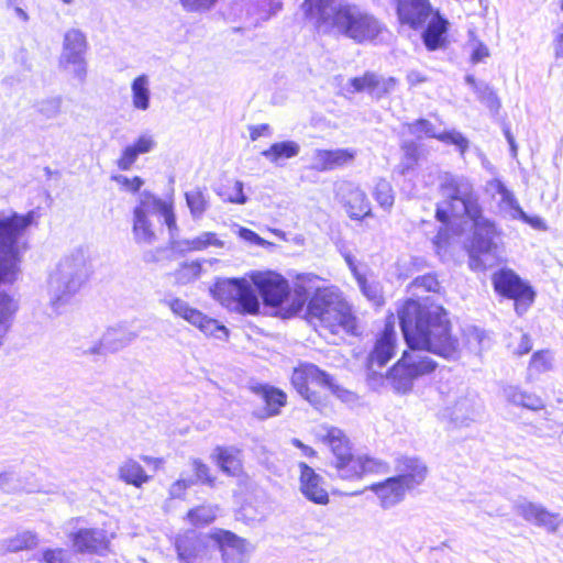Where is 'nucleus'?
I'll return each mask as SVG.
<instances>
[{"mask_svg":"<svg viewBox=\"0 0 563 563\" xmlns=\"http://www.w3.org/2000/svg\"><path fill=\"white\" fill-rule=\"evenodd\" d=\"M398 318L411 352L404 353L387 378L396 391L407 393L417 377L431 373L437 366V363L421 351L455 360L460 354V343L451 334L446 312L439 305L409 299L398 309Z\"/></svg>","mask_w":563,"mask_h":563,"instance_id":"nucleus-1","label":"nucleus"},{"mask_svg":"<svg viewBox=\"0 0 563 563\" xmlns=\"http://www.w3.org/2000/svg\"><path fill=\"white\" fill-rule=\"evenodd\" d=\"M442 200L437 208V218L443 223L453 220L471 222L474 229L468 247V265L472 271H486L498 265L501 251L496 242L495 224L482 216L478 198L471 181L464 177L445 175L440 185Z\"/></svg>","mask_w":563,"mask_h":563,"instance_id":"nucleus-2","label":"nucleus"},{"mask_svg":"<svg viewBox=\"0 0 563 563\" xmlns=\"http://www.w3.org/2000/svg\"><path fill=\"white\" fill-rule=\"evenodd\" d=\"M302 10L320 32L342 35L357 44L373 43L386 31L374 15L346 0H305Z\"/></svg>","mask_w":563,"mask_h":563,"instance_id":"nucleus-3","label":"nucleus"},{"mask_svg":"<svg viewBox=\"0 0 563 563\" xmlns=\"http://www.w3.org/2000/svg\"><path fill=\"white\" fill-rule=\"evenodd\" d=\"M261 294L268 306H280L289 296L288 282L275 272H251L241 278H223L216 284L214 297L232 311L255 314L261 302Z\"/></svg>","mask_w":563,"mask_h":563,"instance_id":"nucleus-4","label":"nucleus"},{"mask_svg":"<svg viewBox=\"0 0 563 563\" xmlns=\"http://www.w3.org/2000/svg\"><path fill=\"white\" fill-rule=\"evenodd\" d=\"M36 218L33 210L26 214H0V283L12 284L16 280L20 273L18 239L35 223ZM16 310V301L8 294L0 292V345Z\"/></svg>","mask_w":563,"mask_h":563,"instance_id":"nucleus-5","label":"nucleus"},{"mask_svg":"<svg viewBox=\"0 0 563 563\" xmlns=\"http://www.w3.org/2000/svg\"><path fill=\"white\" fill-rule=\"evenodd\" d=\"M308 321L332 334L340 331L354 333L356 319L350 305L334 287L317 288L307 306Z\"/></svg>","mask_w":563,"mask_h":563,"instance_id":"nucleus-6","label":"nucleus"},{"mask_svg":"<svg viewBox=\"0 0 563 563\" xmlns=\"http://www.w3.org/2000/svg\"><path fill=\"white\" fill-rule=\"evenodd\" d=\"M90 265L84 250L78 249L59 260L48 277V294L54 307L66 303L87 282Z\"/></svg>","mask_w":563,"mask_h":563,"instance_id":"nucleus-7","label":"nucleus"},{"mask_svg":"<svg viewBox=\"0 0 563 563\" xmlns=\"http://www.w3.org/2000/svg\"><path fill=\"white\" fill-rule=\"evenodd\" d=\"M291 384L303 399L316 407L322 404V398L318 391L311 388L313 386L328 389L343 402L352 404L356 400L354 393L341 387L332 375L312 363H301L295 367Z\"/></svg>","mask_w":563,"mask_h":563,"instance_id":"nucleus-8","label":"nucleus"},{"mask_svg":"<svg viewBox=\"0 0 563 563\" xmlns=\"http://www.w3.org/2000/svg\"><path fill=\"white\" fill-rule=\"evenodd\" d=\"M439 393L443 398L445 416L452 421L464 423L478 416L479 399L466 387L453 383V385L440 386Z\"/></svg>","mask_w":563,"mask_h":563,"instance_id":"nucleus-9","label":"nucleus"},{"mask_svg":"<svg viewBox=\"0 0 563 563\" xmlns=\"http://www.w3.org/2000/svg\"><path fill=\"white\" fill-rule=\"evenodd\" d=\"M336 476L345 481L361 479L366 474H380L388 470L386 462L367 455H354L352 452L332 460Z\"/></svg>","mask_w":563,"mask_h":563,"instance_id":"nucleus-10","label":"nucleus"},{"mask_svg":"<svg viewBox=\"0 0 563 563\" xmlns=\"http://www.w3.org/2000/svg\"><path fill=\"white\" fill-rule=\"evenodd\" d=\"M164 303L170 311L179 318H183L194 327H197L201 332L207 335L224 339L228 336V330L224 325L208 316L203 314L198 309L191 307L187 301L180 298L165 299Z\"/></svg>","mask_w":563,"mask_h":563,"instance_id":"nucleus-11","label":"nucleus"},{"mask_svg":"<svg viewBox=\"0 0 563 563\" xmlns=\"http://www.w3.org/2000/svg\"><path fill=\"white\" fill-rule=\"evenodd\" d=\"M335 198L351 220L361 221L373 217L372 203L360 186L342 181L336 185Z\"/></svg>","mask_w":563,"mask_h":563,"instance_id":"nucleus-12","label":"nucleus"},{"mask_svg":"<svg viewBox=\"0 0 563 563\" xmlns=\"http://www.w3.org/2000/svg\"><path fill=\"white\" fill-rule=\"evenodd\" d=\"M210 540L214 541L221 552L222 563H247L249 555L253 551L247 540L228 530L212 531Z\"/></svg>","mask_w":563,"mask_h":563,"instance_id":"nucleus-13","label":"nucleus"},{"mask_svg":"<svg viewBox=\"0 0 563 563\" xmlns=\"http://www.w3.org/2000/svg\"><path fill=\"white\" fill-rule=\"evenodd\" d=\"M298 467L299 492L302 496L316 505H328L330 498L324 478L305 462H300Z\"/></svg>","mask_w":563,"mask_h":563,"instance_id":"nucleus-14","label":"nucleus"},{"mask_svg":"<svg viewBox=\"0 0 563 563\" xmlns=\"http://www.w3.org/2000/svg\"><path fill=\"white\" fill-rule=\"evenodd\" d=\"M210 534L201 536L194 530L186 531L175 539V549L180 563H201L208 552L207 540Z\"/></svg>","mask_w":563,"mask_h":563,"instance_id":"nucleus-15","label":"nucleus"},{"mask_svg":"<svg viewBox=\"0 0 563 563\" xmlns=\"http://www.w3.org/2000/svg\"><path fill=\"white\" fill-rule=\"evenodd\" d=\"M396 331L395 322L390 317L382 334L378 336L374 350L368 356V371L376 374L375 366L383 367L395 354Z\"/></svg>","mask_w":563,"mask_h":563,"instance_id":"nucleus-16","label":"nucleus"},{"mask_svg":"<svg viewBox=\"0 0 563 563\" xmlns=\"http://www.w3.org/2000/svg\"><path fill=\"white\" fill-rule=\"evenodd\" d=\"M397 12L400 23L413 30L423 27L433 15L428 0H399Z\"/></svg>","mask_w":563,"mask_h":563,"instance_id":"nucleus-17","label":"nucleus"},{"mask_svg":"<svg viewBox=\"0 0 563 563\" xmlns=\"http://www.w3.org/2000/svg\"><path fill=\"white\" fill-rule=\"evenodd\" d=\"M357 152L353 148L314 150L311 153V167L319 172L331 170L351 164Z\"/></svg>","mask_w":563,"mask_h":563,"instance_id":"nucleus-18","label":"nucleus"},{"mask_svg":"<svg viewBox=\"0 0 563 563\" xmlns=\"http://www.w3.org/2000/svg\"><path fill=\"white\" fill-rule=\"evenodd\" d=\"M406 485L400 478L393 476L371 485L368 489L376 495L380 506L388 509L404 500L407 492L410 490Z\"/></svg>","mask_w":563,"mask_h":563,"instance_id":"nucleus-19","label":"nucleus"},{"mask_svg":"<svg viewBox=\"0 0 563 563\" xmlns=\"http://www.w3.org/2000/svg\"><path fill=\"white\" fill-rule=\"evenodd\" d=\"M74 547L78 552L103 554L109 549L110 539L103 529H80L74 534Z\"/></svg>","mask_w":563,"mask_h":563,"instance_id":"nucleus-20","label":"nucleus"},{"mask_svg":"<svg viewBox=\"0 0 563 563\" xmlns=\"http://www.w3.org/2000/svg\"><path fill=\"white\" fill-rule=\"evenodd\" d=\"M397 477L411 490L427 477V466L417 457L402 456L396 463Z\"/></svg>","mask_w":563,"mask_h":563,"instance_id":"nucleus-21","label":"nucleus"},{"mask_svg":"<svg viewBox=\"0 0 563 563\" xmlns=\"http://www.w3.org/2000/svg\"><path fill=\"white\" fill-rule=\"evenodd\" d=\"M136 338V333L124 329L111 328L102 336L101 341L95 344L89 351V354H102L104 352L119 351Z\"/></svg>","mask_w":563,"mask_h":563,"instance_id":"nucleus-22","label":"nucleus"},{"mask_svg":"<svg viewBox=\"0 0 563 563\" xmlns=\"http://www.w3.org/2000/svg\"><path fill=\"white\" fill-rule=\"evenodd\" d=\"M211 459L229 476H239L242 473L241 451L233 446H217L211 454Z\"/></svg>","mask_w":563,"mask_h":563,"instance_id":"nucleus-23","label":"nucleus"},{"mask_svg":"<svg viewBox=\"0 0 563 563\" xmlns=\"http://www.w3.org/2000/svg\"><path fill=\"white\" fill-rule=\"evenodd\" d=\"M87 42L84 33L79 30H68L64 35L63 51L59 62H70L85 58Z\"/></svg>","mask_w":563,"mask_h":563,"instance_id":"nucleus-24","label":"nucleus"},{"mask_svg":"<svg viewBox=\"0 0 563 563\" xmlns=\"http://www.w3.org/2000/svg\"><path fill=\"white\" fill-rule=\"evenodd\" d=\"M493 284L495 290L503 296L512 298L519 296L523 289L529 288L521 279L510 269H501L494 274Z\"/></svg>","mask_w":563,"mask_h":563,"instance_id":"nucleus-25","label":"nucleus"},{"mask_svg":"<svg viewBox=\"0 0 563 563\" xmlns=\"http://www.w3.org/2000/svg\"><path fill=\"white\" fill-rule=\"evenodd\" d=\"M118 478L128 485L141 488L151 481L143 466L133 459H126L118 467Z\"/></svg>","mask_w":563,"mask_h":563,"instance_id":"nucleus-26","label":"nucleus"},{"mask_svg":"<svg viewBox=\"0 0 563 563\" xmlns=\"http://www.w3.org/2000/svg\"><path fill=\"white\" fill-rule=\"evenodd\" d=\"M427 22L428 26L422 34L423 43L429 51H435L444 43L448 21L439 13H434Z\"/></svg>","mask_w":563,"mask_h":563,"instance_id":"nucleus-27","label":"nucleus"},{"mask_svg":"<svg viewBox=\"0 0 563 563\" xmlns=\"http://www.w3.org/2000/svg\"><path fill=\"white\" fill-rule=\"evenodd\" d=\"M319 435L322 442L332 451L333 459H339L351 452L350 441L341 429L324 426L321 428Z\"/></svg>","mask_w":563,"mask_h":563,"instance_id":"nucleus-28","label":"nucleus"},{"mask_svg":"<svg viewBox=\"0 0 563 563\" xmlns=\"http://www.w3.org/2000/svg\"><path fill=\"white\" fill-rule=\"evenodd\" d=\"M300 152V145L295 141H283L272 144L262 152V155L276 166H284L289 158L296 157Z\"/></svg>","mask_w":563,"mask_h":563,"instance_id":"nucleus-29","label":"nucleus"},{"mask_svg":"<svg viewBox=\"0 0 563 563\" xmlns=\"http://www.w3.org/2000/svg\"><path fill=\"white\" fill-rule=\"evenodd\" d=\"M131 101L134 109L147 111L151 106V80L142 74L131 82Z\"/></svg>","mask_w":563,"mask_h":563,"instance_id":"nucleus-30","label":"nucleus"},{"mask_svg":"<svg viewBox=\"0 0 563 563\" xmlns=\"http://www.w3.org/2000/svg\"><path fill=\"white\" fill-rule=\"evenodd\" d=\"M132 232L137 244L150 245L156 240V234L152 229V223L148 218L141 214L140 210H133Z\"/></svg>","mask_w":563,"mask_h":563,"instance_id":"nucleus-31","label":"nucleus"},{"mask_svg":"<svg viewBox=\"0 0 563 563\" xmlns=\"http://www.w3.org/2000/svg\"><path fill=\"white\" fill-rule=\"evenodd\" d=\"M553 354L548 350L533 353L527 368V380L533 382L539 375L551 371L553 368Z\"/></svg>","mask_w":563,"mask_h":563,"instance_id":"nucleus-32","label":"nucleus"},{"mask_svg":"<svg viewBox=\"0 0 563 563\" xmlns=\"http://www.w3.org/2000/svg\"><path fill=\"white\" fill-rule=\"evenodd\" d=\"M202 263L198 260L185 261L179 264L178 268L173 273L176 284L188 285L201 277Z\"/></svg>","mask_w":563,"mask_h":563,"instance_id":"nucleus-33","label":"nucleus"},{"mask_svg":"<svg viewBox=\"0 0 563 563\" xmlns=\"http://www.w3.org/2000/svg\"><path fill=\"white\" fill-rule=\"evenodd\" d=\"M261 395L266 404V415L264 417L277 416L280 408L286 405V394L271 386L261 387Z\"/></svg>","mask_w":563,"mask_h":563,"instance_id":"nucleus-34","label":"nucleus"},{"mask_svg":"<svg viewBox=\"0 0 563 563\" xmlns=\"http://www.w3.org/2000/svg\"><path fill=\"white\" fill-rule=\"evenodd\" d=\"M169 201L162 200L150 191H142L139 196V205L134 210H140L142 216L148 218V214H161L166 211Z\"/></svg>","mask_w":563,"mask_h":563,"instance_id":"nucleus-35","label":"nucleus"},{"mask_svg":"<svg viewBox=\"0 0 563 563\" xmlns=\"http://www.w3.org/2000/svg\"><path fill=\"white\" fill-rule=\"evenodd\" d=\"M316 279L317 277L313 275H305L298 277V280L294 287V298L289 308L291 313H297L302 310L307 301V295L311 289V287L308 286V284L312 283Z\"/></svg>","mask_w":563,"mask_h":563,"instance_id":"nucleus-36","label":"nucleus"},{"mask_svg":"<svg viewBox=\"0 0 563 563\" xmlns=\"http://www.w3.org/2000/svg\"><path fill=\"white\" fill-rule=\"evenodd\" d=\"M362 294L375 305H380L383 300L382 286L373 276L367 277L362 274L355 278Z\"/></svg>","mask_w":563,"mask_h":563,"instance_id":"nucleus-37","label":"nucleus"},{"mask_svg":"<svg viewBox=\"0 0 563 563\" xmlns=\"http://www.w3.org/2000/svg\"><path fill=\"white\" fill-rule=\"evenodd\" d=\"M283 7L282 0H254L251 12L257 21H267L277 14Z\"/></svg>","mask_w":563,"mask_h":563,"instance_id":"nucleus-38","label":"nucleus"},{"mask_svg":"<svg viewBox=\"0 0 563 563\" xmlns=\"http://www.w3.org/2000/svg\"><path fill=\"white\" fill-rule=\"evenodd\" d=\"M36 544V536L30 531L19 533L2 542V550L5 552H19L31 549Z\"/></svg>","mask_w":563,"mask_h":563,"instance_id":"nucleus-39","label":"nucleus"},{"mask_svg":"<svg viewBox=\"0 0 563 563\" xmlns=\"http://www.w3.org/2000/svg\"><path fill=\"white\" fill-rule=\"evenodd\" d=\"M373 197L380 208L390 211L395 202V194L389 181L379 179L374 187Z\"/></svg>","mask_w":563,"mask_h":563,"instance_id":"nucleus-40","label":"nucleus"},{"mask_svg":"<svg viewBox=\"0 0 563 563\" xmlns=\"http://www.w3.org/2000/svg\"><path fill=\"white\" fill-rule=\"evenodd\" d=\"M543 509L544 506L529 500L518 501L515 505L516 514L534 526L537 525Z\"/></svg>","mask_w":563,"mask_h":563,"instance_id":"nucleus-41","label":"nucleus"},{"mask_svg":"<svg viewBox=\"0 0 563 563\" xmlns=\"http://www.w3.org/2000/svg\"><path fill=\"white\" fill-rule=\"evenodd\" d=\"M498 206L500 211L508 214L511 219L526 217V212L521 209L515 195L508 188L505 194L499 196Z\"/></svg>","mask_w":563,"mask_h":563,"instance_id":"nucleus-42","label":"nucleus"},{"mask_svg":"<svg viewBox=\"0 0 563 563\" xmlns=\"http://www.w3.org/2000/svg\"><path fill=\"white\" fill-rule=\"evenodd\" d=\"M217 512V507L199 506L188 512V520L192 525H209L216 519Z\"/></svg>","mask_w":563,"mask_h":563,"instance_id":"nucleus-43","label":"nucleus"},{"mask_svg":"<svg viewBox=\"0 0 563 563\" xmlns=\"http://www.w3.org/2000/svg\"><path fill=\"white\" fill-rule=\"evenodd\" d=\"M63 99L52 97L41 100L36 104L37 112L45 119H55L62 113Z\"/></svg>","mask_w":563,"mask_h":563,"instance_id":"nucleus-44","label":"nucleus"},{"mask_svg":"<svg viewBox=\"0 0 563 563\" xmlns=\"http://www.w3.org/2000/svg\"><path fill=\"white\" fill-rule=\"evenodd\" d=\"M488 341L489 339L483 330L470 328L466 332L465 344L467 349L475 354H479L486 347Z\"/></svg>","mask_w":563,"mask_h":563,"instance_id":"nucleus-45","label":"nucleus"},{"mask_svg":"<svg viewBox=\"0 0 563 563\" xmlns=\"http://www.w3.org/2000/svg\"><path fill=\"white\" fill-rule=\"evenodd\" d=\"M186 201L194 218L201 217L207 209L206 197L198 188L186 192Z\"/></svg>","mask_w":563,"mask_h":563,"instance_id":"nucleus-46","label":"nucleus"},{"mask_svg":"<svg viewBox=\"0 0 563 563\" xmlns=\"http://www.w3.org/2000/svg\"><path fill=\"white\" fill-rule=\"evenodd\" d=\"M190 465L195 473V484L201 483L213 487L216 485V477L211 475L210 467L203 463L200 459H191Z\"/></svg>","mask_w":563,"mask_h":563,"instance_id":"nucleus-47","label":"nucleus"},{"mask_svg":"<svg viewBox=\"0 0 563 563\" xmlns=\"http://www.w3.org/2000/svg\"><path fill=\"white\" fill-rule=\"evenodd\" d=\"M59 67L65 73L73 76V78H75L78 82H80V84L85 82L86 77H87L86 58L75 59V60H70L68 63L59 62Z\"/></svg>","mask_w":563,"mask_h":563,"instance_id":"nucleus-48","label":"nucleus"},{"mask_svg":"<svg viewBox=\"0 0 563 563\" xmlns=\"http://www.w3.org/2000/svg\"><path fill=\"white\" fill-rule=\"evenodd\" d=\"M562 523L563 518L560 514L551 512L544 507L536 526L545 529L549 533H555Z\"/></svg>","mask_w":563,"mask_h":563,"instance_id":"nucleus-49","label":"nucleus"},{"mask_svg":"<svg viewBox=\"0 0 563 563\" xmlns=\"http://www.w3.org/2000/svg\"><path fill=\"white\" fill-rule=\"evenodd\" d=\"M197 251L201 252L209 247L222 249L225 243L216 232L203 231L196 236Z\"/></svg>","mask_w":563,"mask_h":563,"instance_id":"nucleus-50","label":"nucleus"},{"mask_svg":"<svg viewBox=\"0 0 563 563\" xmlns=\"http://www.w3.org/2000/svg\"><path fill=\"white\" fill-rule=\"evenodd\" d=\"M437 140L445 144L455 145L461 152V154H464L468 148V140L464 137L462 133L455 130L439 132V134L437 135Z\"/></svg>","mask_w":563,"mask_h":563,"instance_id":"nucleus-51","label":"nucleus"},{"mask_svg":"<svg viewBox=\"0 0 563 563\" xmlns=\"http://www.w3.org/2000/svg\"><path fill=\"white\" fill-rule=\"evenodd\" d=\"M378 75L374 73H365L362 77H354L350 79L352 92L367 91L373 95L375 81Z\"/></svg>","mask_w":563,"mask_h":563,"instance_id":"nucleus-52","label":"nucleus"},{"mask_svg":"<svg viewBox=\"0 0 563 563\" xmlns=\"http://www.w3.org/2000/svg\"><path fill=\"white\" fill-rule=\"evenodd\" d=\"M467 45L472 51L471 59L473 63H479L489 56L488 47L474 35V32H470Z\"/></svg>","mask_w":563,"mask_h":563,"instance_id":"nucleus-53","label":"nucleus"},{"mask_svg":"<svg viewBox=\"0 0 563 563\" xmlns=\"http://www.w3.org/2000/svg\"><path fill=\"white\" fill-rule=\"evenodd\" d=\"M408 130L411 134L417 137L428 136L437 139L439 132L427 120L420 119L408 125Z\"/></svg>","mask_w":563,"mask_h":563,"instance_id":"nucleus-54","label":"nucleus"},{"mask_svg":"<svg viewBox=\"0 0 563 563\" xmlns=\"http://www.w3.org/2000/svg\"><path fill=\"white\" fill-rule=\"evenodd\" d=\"M139 155H141L133 145H128L121 153V156L117 161V166L121 170H129L136 162Z\"/></svg>","mask_w":563,"mask_h":563,"instance_id":"nucleus-55","label":"nucleus"},{"mask_svg":"<svg viewBox=\"0 0 563 563\" xmlns=\"http://www.w3.org/2000/svg\"><path fill=\"white\" fill-rule=\"evenodd\" d=\"M533 297H534V292L529 287L527 289H523V291L520 292L519 296H515L511 298L515 300V302H514L515 310L519 316L523 314L528 310L529 306L533 301Z\"/></svg>","mask_w":563,"mask_h":563,"instance_id":"nucleus-56","label":"nucleus"},{"mask_svg":"<svg viewBox=\"0 0 563 563\" xmlns=\"http://www.w3.org/2000/svg\"><path fill=\"white\" fill-rule=\"evenodd\" d=\"M396 85L397 80L394 77L384 78L377 76L373 90V96H375L376 98H382L383 96L391 92L396 88Z\"/></svg>","mask_w":563,"mask_h":563,"instance_id":"nucleus-57","label":"nucleus"},{"mask_svg":"<svg viewBox=\"0 0 563 563\" xmlns=\"http://www.w3.org/2000/svg\"><path fill=\"white\" fill-rule=\"evenodd\" d=\"M113 180L118 185L123 187L125 190L131 191V192L139 191L140 188L144 185V180L139 176L129 178L124 175H117V176H113Z\"/></svg>","mask_w":563,"mask_h":563,"instance_id":"nucleus-58","label":"nucleus"},{"mask_svg":"<svg viewBox=\"0 0 563 563\" xmlns=\"http://www.w3.org/2000/svg\"><path fill=\"white\" fill-rule=\"evenodd\" d=\"M170 249L178 254L198 252L196 245V236L183 240H174L173 238L170 239Z\"/></svg>","mask_w":563,"mask_h":563,"instance_id":"nucleus-59","label":"nucleus"},{"mask_svg":"<svg viewBox=\"0 0 563 563\" xmlns=\"http://www.w3.org/2000/svg\"><path fill=\"white\" fill-rule=\"evenodd\" d=\"M132 145L140 154H147L155 148L156 141L151 134L143 133Z\"/></svg>","mask_w":563,"mask_h":563,"instance_id":"nucleus-60","label":"nucleus"},{"mask_svg":"<svg viewBox=\"0 0 563 563\" xmlns=\"http://www.w3.org/2000/svg\"><path fill=\"white\" fill-rule=\"evenodd\" d=\"M412 286L417 289H424L427 291H438L439 282L434 275H423L415 278Z\"/></svg>","mask_w":563,"mask_h":563,"instance_id":"nucleus-61","label":"nucleus"},{"mask_svg":"<svg viewBox=\"0 0 563 563\" xmlns=\"http://www.w3.org/2000/svg\"><path fill=\"white\" fill-rule=\"evenodd\" d=\"M192 485H195V481L192 478H179L170 485L169 496L172 498H181L186 490Z\"/></svg>","mask_w":563,"mask_h":563,"instance_id":"nucleus-62","label":"nucleus"},{"mask_svg":"<svg viewBox=\"0 0 563 563\" xmlns=\"http://www.w3.org/2000/svg\"><path fill=\"white\" fill-rule=\"evenodd\" d=\"M523 395L525 390L520 389L517 386H506L503 389L504 398L515 406H521V402L523 401Z\"/></svg>","mask_w":563,"mask_h":563,"instance_id":"nucleus-63","label":"nucleus"},{"mask_svg":"<svg viewBox=\"0 0 563 563\" xmlns=\"http://www.w3.org/2000/svg\"><path fill=\"white\" fill-rule=\"evenodd\" d=\"M520 407L532 411H539L544 408V401L537 394L528 393L525 390L523 401L521 402Z\"/></svg>","mask_w":563,"mask_h":563,"instance_id":"nucleus-64","label":"nucleus"}]
</instances>
